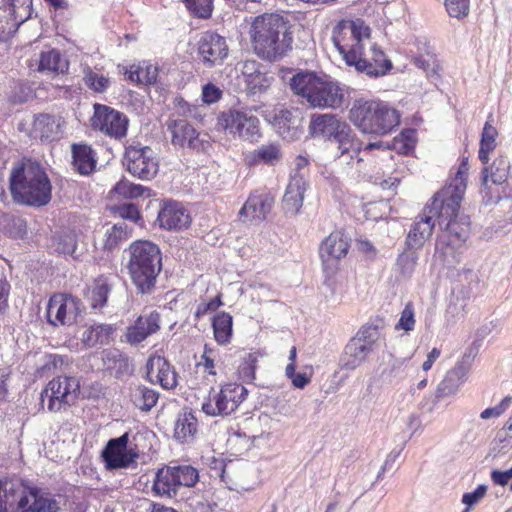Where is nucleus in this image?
Returning a JSON list of instances; mask_svg holds the SVG:
<instances>
[{"instance_id": "f257e3e1", "label": "nucleus", "mask_w": 512, "mask_h": 512, "mask_svg": "<svg viewBox=\"0 0 512 512\" xmlns=\"http://www.w3.org/2000/svg\"><path fill=\"white\" fill-rule=\"evenodd\" d=\"M332 41L348 66L370 77L385 75L392 63L370 40V28L361 19H342L332 31Z\"/></svg>"}, {"instance_id": "f03ea898", "label": "nucleus", "mask_w": 512, "mask_h": 512, "mask_svg": "<svg viewBox=\"0 0 512 512\" xmlns=\"http://www.w3.org/2000/svg\"><path fill=\"white\" fill-rule=\"evenodd\" d=\"M468 170V161L463 160L452 182L438 192L431 203L423 208L422 213L416 218L407 235L406 244L408 248H421L432 235L436 219L439 221L442 217L451 216L460 208L466 190Z\"/></svg>"}, {"instance_id": "7ed1b4c3", "label": "nucleus", "mask_w": 512, "mask_h": 512, "mask_svg": "<svg viewBox=\"0 0 512 512\" xmlns=\"http://www.w3.org/2000/svg\"><path fill=\"white\" fill-rule=\"evenodd\" d=\"M468 170V161L463 160L452 182L438 192L431 203L423 208L422 213L416 218L407 235L406 244L408 248H421L432 235L436 219L439 221L442 217L451 216L460 208L466 190Z\"/></svg>"}, {"instance_id": "20e7f679", "label": "nucleus", "mask_w": 512, "mask_h": 512, "mask_svg": "<svg viewBox=\"0 0 512 512\" xmlns=\"http://www.w3.org/2000/svg\"><path fill=\"white\" fill-rule=\"evenodd\" d=\"M248 33L254 53L262 60L276 62L292 50L290 22L278 13L254 17Z\"/></svg>"}, {"instance_id": "39448f33", "label": "nucleus", "mask_w": 512, "mask_h": 512, "mask_svg": "<svg viewBox=\"0 0 512 512\" xmlns=\"http://www.w3.org/2000/svg\"><path fill=\"white\" fill-rule=\"evenodd\" d=\"M13 199L29 206H43L51 199V183L44 168L36 161L26 160L10 174Z\"/></svg>"}, {"instance_id": "423d86ee", "label": "nucleus", "mask_w": 512, "mask_h": 512, "mask_svg": "<svg viewBox=\"0 0 512 512\" xmlns=\"http://www.w3.org/2000/svg\"><path fill=\"white\" fill-rule=\"evenodd\" d=\"M289 86L294 94L305 99L313 108L337 109L344 101V92L336 82L314 72H298L290 79Z\"/></svg>"}, {"instance_id": "0eeeda50", "label": "nucleus", "mask_w": 512, "mask_h": 512, "mask_svg": "<svg viewBox=\"0 0 512 512\" xmlns=\"http://www.w3.org/2000/svg\"><path fill=\"white\" fill-rule=\"evenodd\" d=\"M350 121L363 133L385 135L400 123L399 112L376 100H355L349 110Z\"/></svg>"}, {"instance_id": "6e6552de", "label": "nucleus", "mask_w": 512, "mask_h": 512, "mask_svg": "<svg viewBox=\"0 0 512 512\" xmlns=\"http://www.w3.org/2000/svg\"><path fill=\"white\" fill-rule=\"evenodd\" d=\"M161 269V253L156 244L139 240L130 245V278L138 294L149 295L154 291Z\"/></svg>"}, {"instance_id": "1a4fd4ad", "label": "nucleus", "mask_w": 512, "mask_h": 512, "mask_svg": "<svg viewBox=\"0 0 512 512\" xmlns=\"http://www.w3.org/2000/svg\"><path fill=\"white\" fill-rule=\"evenodd\" d=\"M21 494L12 512H59L60 504L55 495L36 486H24L13 480H0V512H9V495Z\"/></svg>"}, {"instance_id": "9d476101", "label": "nucleus", "mask_w": 512, "mask_h": 512, "mask_svg": "<svg viewBox=\"0 0 512 512\" xmlns=\"http://www.w3.org/2000/svg\"><path fill=\"white\" fill-rule=\"evenodd\" d=\"M80 392V382L73 376L52 379L41 392V402L47 400L48 410L58 412L73 405Z\"/></svg>"}, {"instance_id": "9b49d317", "label": "nucleus", "mask_w": 512, "mask_h": 512, "mask_svg": "<svg viewBox=\"0 0 512 512\" xmlns=\"http://www.w3.org/2000/svg\"><path fill=\"white\" fill-rule=\"evenodd\" d=\"M248 391L237 383L223 385L219 392L210 396L202 403V411L207 416H228L235 412L239 405L245 400Z\"/></svg>"}, {"instance_id": "f8f14e48", "label": "nucleus", "mask_w": 512, "mask_h": 512, "mask_svg": "<svg viewBox=\"0 0 512 512\" xmlns=\"http://www.w3.org/2000/svg\"><path fill=\"white\" fill-rule=\"evenodd\" d=\"M218 124L228 133L246 141L257 140L261 135L259 119L247 111L224 112L219 117Z\"/></svg>"}, {"instance_id": "ddd939ff", "label": "nucleus", "mask_w": 512, "mask_h": 512, "mask_svg": "<svg viewBox=\"0 0 512 512\" xmlns=\"http://www.w3.org/2000/svg\"><path fill=\"white\" fill-rule=\"evenodd\" d=\"M31 13L32 0H0V41L12 36Z\"/></svg>"}, {"instance_id": "4468645a", "label": "nucleus", "mask_w": 512, "mask_h": 512, "mask_svg": "<svg viewBox=\"0 0 512 512\" xmlns=\"http://www.w3.org/2000/svg\"><path fill=\"white\" fill-rule=\"evenodd\" d=\"M166 126L174 146L195 151H205L210 146L208 135H201L185 119H169Z\"/></svg>"}, {"instance_id": "2eb2a0df", "label": "nucleus", "mask_w": 512, "mask_h": 512, "mask_svg": "<svg viewBox=\"0 0 512 512\" xmlns=\"http://www.w3.org/2000/svg\"><path fill=\"white\" fill-rule=\"evenodd\" d=\"M128 120L126 116L102 104H94V114L91 118V125L104 134L115 139L123 138L126 135Z\"/></svg>"}, {"instance_id": "dca6fc26", "label": "nucleus", "mask_w": 512, "mask_h": 512, "mask_svg": "<svg viewBox=\"0 0 512 512\" xmlns=\"http://www.w3.org/2000/svg\"><path fill=\"white\" fill-rule=\"evenodd\" d=\"M79 303L71 295L54 294L47 305V321L53 325H71L78 315Z\"/></svg>"}, {"instance_id": "f3484780", "label": "nucleus", "mask_w": 512, "mask_h": 512, "mask_svg": "<svg viewBox=\"0 0 512 512\" xmlns=\"http://www.w3.org/2000/svg\"><path fill=\"white\" fill-rule=\"evenodd\" d=\"M159 163L155 151L148 147L130 146V174L142 180L152 179L158 172Z\"/></svg>"}, {"instance_id": "a211bd4d", "label": "nucleus", "mask_w": 512, "mask_h": 512, "mask_svg": "<svg viewBox=\"0 0 512 512\" xmlns=\"http://www.w3.org/2000/svg\"><path fill=\"white\" fill-rule=\"evenodd\" d=\"M274 205V197L266 192L252 193L239 211L244 222L258 224L264 221Z\"/></svg>"}, {"instance_id": "6ab92c4d", "label": "nucleus", "mask_w": 512, "mask_h": 512, "mask_svg": "<svg viewBox=\"0 0 512 512\" xmlns=\"http://www.w3.org/2000/svg\"><path fill=\"white\" fill-rule=\"evenodd\" d=\"M198 53L208 66L222 63L228 55L225 38L215 32H205L199 40Z\"/></svg>"}, {"instance_id": "aec40b11", "label": "nucleus", "mask_w": 512, "mask_h": 512, "mask_svg": "<svg viewBox=\"0 0 512 512\" xmlns=\"http://www.w3.org/2000/svg\"><path fill=\"white\" fill-rule=\"evenodd\" d=\"M348 123L335 114H314L309 122V133L314 138L333 141Z\"/></svg>"}, {"instance_id": "412c9836", "label": "nucleus", "mask_w": 512, "mask_h": 512, "mask_svg": "<svg viewBox=\"0 0 512 512\" xmlns=\"http://www.w3.org/2000/svg\"><path fill=\"white\" fill-rule=\"evenodd\" d=\"M155 434L148 429L138 431L130 442V471L137 469L138 465L148 464L153 457V442Z\"/></svg>"}, {"instance_id": "4be33fe9", "label": "nucleus", "mask_w": 512, "mask_h": 512, "mask_svg": "<svg viewBox=\"0 0 512 512\" xmlns=\"http://www.w3.org/2000/svg\"><path fill=\"white\" fill-rule=\"evenodd\" d=\"M128 432L118 438L110 439L101 452V459L107 470L128 467Z\"/></svg>"}, {"instance_id": "5701e85b", "label": "nucleus", "mask_w": 512, "mask_h": 512, "mask_svg": "<svg viewBox=\"0 0 512 512\" xmlns=\"http://www.w3.org/2000/svg\"><path fill=\"white\" fill-rule=\"evenodd\" d=\"M350 248V239L341 232H333L320 245L319 254L325 267L334 265L345 257Z\"/></svg>"}, {"instance_id": "b1692460", "label": "nucleus", "mask_w": 512, "mask_h": 512, "mask_svg": "<svg viewBox=\"0 0 512 512\" xmlns=\"http://www.w3.org/2000/svg\"><path fill=\"white\" fill-rule=\"evenodd\" d=\"M157 220L161 228L167 230H181L191 223L187 209L179 202L167 201L159 210Z\"/></svg>"}, {"instance_id": "393cba45", "label": "nucleus", "mask_w": 512, "mask_h": 512, "mask_svg": "<svg viewBox=\"0 0 512 512\" xmlns=\"http://www.w3.org/2000/svg\"><path fill=\"white\" fill-rule=\"evenodd\" d=\"M147 377L164 389H173L178 384V375L174 367L161 356L150 357L146 363Z\"/></svg>"}, {"instance_id": "a878e982", "label": "nucleus", "mask_w": 512, "mask_h": 512, "mask_svg": "<svg viewBox=\"0 0 512 512\" xmlns=\"http://www.w3.org/2000/svg\"><path fill=\"white\" fill-rule=\"evenodd\" d=\"M63 121L61 117L52 114H39L35 116L30 131L31 137L41 141H54L62 137Z\"/></svg>"}, {"instance_id": "bb28decb", "label": "nucleus", "mask_w": 512, "mask_h": 512, "mask_svg": "<svg viewBox=\"0 0 512 512\" xmlns=\"http://www.w3.org/2000/svg\"><path fill=\"white\" fill-rule=\"evenodd\" d=\"M307 189L305 175L299 171L295 172L290 179L283 196V209L286 214L295 215L303 205L304 194Z\"/></svg>"}, {"instance_id": "cd10ccee", "label": "nucleus", "mask_w": 512, "mask_h": 512, "mask_svg": "<svg viewBox=\"0 0 512 512\" xmlns=\"http://www.w3.org/2000/svg\"><path fill=\"white\" fill-rule=\"evenodd\" d=\"M469 367L460 362L450 369L444 379L438 384L435 391V398L442 399L455 395L467 379Z\"/></svg>"}, {"instance_id": "c85d7f7f", "label": "nucleus", "mask_w": 512, "mask_h": 512, "mask_svg": "<svg viewBox=\"0 0 512 512\" xmlns=\"http://www.w3.org/2000/svg\"><path fill=\"white\" fill-rule=\"evenodd\" d=\"M299 118L288 109L274 111L272 125L277 133L285 140L293 141L298 139L302 133L299 128Z\"/></svg>"}, {"instance_id": "c756f323", "label": "nucleus", "mask_w": 512, "mask_h": 512, "mask_svg": "<svg viewBox=\"0 0 512 512\" xmlns=\"http://www.w3.org/2000/svg\"><path fill=\"white\" fill-rule=\"evenodd\" d=\"M150 197L151 190L148 187L130 183V221L141 228L145 226L143 203H145V210H147L152 204Z\"/></svg>"}, {"instance_id": "7c9ffc66", "label": "nucleus", "mask_w": 512, "mask_h": 512, "mask_svg": "<svg viewBox=\"0 0 512 512\" xmlns=\"http://www.w3.org/2000/svg\"><path fill=\"white\" fill-rule=\"evenodd\" d=\"M459 208L453 215L442 217L439 219L438 224L441 228L440 233H448L449 239L455 241V244L463 245L469 236V221L466 217L458 219Z\"/></svg>"}, {"instance_id": "2f4dec72", "label": "nucleus", "mask_w": 512, "mask_h": 512, "mask_svg": "<svg viewBox=\"0 0 512 512\" xmlns=\"http://www.w3.org/2000/svg\"><path fill=\"white\" fill-rule=\"evenodd\" d=\"M281 146L278 143L262 144L245 157V162L249 166L269 165L274 166L282 159Z\"/></svg>"}, {"instance_id": "473e14b6", "label": "nucleus", "mask_w": 512, "mask_h": 512, "mask_svg": "<svg viewBox=\"0 0 512 512\" xmlns=\"http://www.w3.org/2000/svg\"><path fill=\"white\" fill-rule=\"evenodd\" d=\"M198 431V420L192 410L179 413L174 425V438L181 443H190Z\"/></svg>"}, {"instance_id": "72a5a7b5", "label": "nucleus", "mask_w": 512, "mask_h": 512, "mask_svg": "<svg viewBox=\"0 0 512 512\" xmlns=\"http://www.w3.org/2000/svg\"><path fill=\"white\" fill-rule=\"evenodd\" d=\"M463 245L455 244V241L449 239L448 233H439L435 245V256L438 257L444 266L454 267L460 263L459 249Z\"/></svg>"}, {"instance_id": "f704fd0d", "label": "nucleus", "mask_w": 512, "mask_h": 512, "mask_svg": "<svg viewBox=\"0 0 512 512\" xmlns=\"http://www.w3.org/2000/svg\"><path fill=\"white\" fill-rule=\"evenodd\" d=\"M370 354L369 348L350 339L340 357L339 364L342 369L355 370L366 362Z\"/></svg>"}, {"instance_id": "c9c22d12", "label": "nucleus", "mask_w": 512, "mask_h": 512, "mask_svg": "<svg viewBox=\"0 0 512 512\" xmlns=\"http://www.w3.org/2000/svg\"><path fill=\"white\" fill-rule=\"evenodd\" d=\"M160 328V315L151 312L147 316H140L135 325L130 327V343H139L151 334L156 333Z\"/></svg>"}, {"instance_id": "e433bc0d", "label": "nucleus", "mask_w": 512, "mask_h": 512, "mask_svg": "<svg viewBox=\"0 0 512 512\" xmlns=\"http://www.w3.org/2000/svg\"><path fill=\"white\" fill-rule=\"evenodd\" d=\"M153 490L157 495L175 497L178 492L172 466H165L152 474Z\"/></svg>"}, {"instance_id": "4c0bfd02", "label": "nucleus", "mask_w": 512, "mask_h": 512, "mask_svg": "<svg viewBox=\"0 0 512 512\" xmlns=\"http://www.w3.org/2000/svg\"><path fill=\"white\" fill-rule=\"evenodd\" d=\"M69 62L59 50L43 51L39 59V71L48 75L63 74L68 71Z\"/></svg>"}, {"instance_id": "58836bf2", "label": "nucleus", "mask_w": 512, "mask_h": 512, "mask_svg": "<svg viewBox=\"0 0 512 512\" xmlns=\"http://www.w3.org/2000/svg\"><path fill=\"white\" fill-rule=\"evenodd\" d=\"M72 157L73 167L80 174L87 175L95 169L96 159L90 146L73 144Z\"/></svg>"}, {"instance_id": "ea45409f", "label": "nucleus", "mask_w": 512, "mask_h": 512, "mask_svg": "<svg viewBox=\"0 0 512 512\" xmlns=\"http://www.w3.org/2000/svg\"><path fill=\"white\" fill-rule=\"evenodd\" d=\"M341 156L347 155L350 159L357 157L361 151L362 142L357 138L349 124L334 140Z\"/></svg>"}, {"instance_id": "a19ab883", "label": "nucleus", "mask_w": 512, "mask_h": 512, "mask_svg": "<svg viewBox=\"0 0 512 512\" xmlns=\"http://www.w3.org/2000/svg\"><path fill=\"white\" fill-rule=\"evenodd\" d=\"M157 77L158 67L150 61L143 60L137 65L130 66V82L149 86L156 82Z\"/></svg>"}, {"instance_id": "79ce46f5", "label": "nucleus", "mask_w": 512, "mask_h": 512, "mask_svg": "<svg viewBox=\"0 0 512 512\" xmlns=\"http://www.w3.org/2000/svg\"><path fill=\"white\" fill-rule=\"evenodd\" d=\"M509 172V159L507 157L500 156L493 161L489 168L485 167L483 169V184H486L488 178H490L493 184L501 185L507 181Z\"/></svg>"}, {"instance_id": "37998d69", "label": "nucleus", "mask_w": 512, "mask_h": 512, "mask_svg": "<svg viewBox=\"0 0 512 512\" xmlns=\"http://www.w3.org/2000/svg\"><path fill=\"white\" fill-rule=\"evenodd\" d=\"M158 398V392L146 386H138L130 393V401L141 412L150 411L156 405Z\"/></svg>"}, {"instance_id": "c03bdc74", "label": "nucleus", "mask_w": 512, "mask_h": 512, "mask_svg": "<svg viewBox=\"0 0 512 512\" xmlns=\"http://www.w3.org/2000/svg\"><path fill=\"white\" fill-rule=\"evenodd\" d=\"M233 319L232 316L226 312L217 314L212 322L213 333L215 340L220 345L230 343L232 337Z\"/></svg>"}, {"instance_id": "a18cd8bd", "label": "nucleus", "mask_w": 512, "mask_h": 512, "mask_svg": "<svg viewBox=\"0 0 512 512\" xmlns=\"http://www.w3.org/2000/svg\"><path fill=\"white\" fill-rule=\"evenodd\" d=\"M110 196L112 200H117L122 197L119 204H114L109 206V210L112 214H118L121 218H128V184L121 180L119 181L114 189L110 192Z\"/></svg>"}, {"instance_id": "49530a36", "label": "nucleus", "mask_w": 512, "mask_h": 512, "mask_svg": "<svg viewBox=\"0 0 512 512\" xmlns=\"http://www.w3.org/2000/svg\"><path fill=\"white\" fill-rule=\"evenodd\" d=\"M496 136L497 130L489 122H486L483 128L479 149V159L483 164L488 163L489 153L496 147Z\"/></svg>"}, {"instance_id": "de8ad7c7", "label": "nucleus", "mask_w": 512, "mask_h": 512, "mask_svg": "<svg viewBox=\"0 0 512 512\" xmlns=\"http://www.w3.org/2000/svg\"><path fill=\"white\" fill-rule=\"evenodd\" d=\"M112 330V327L108 325L92 326L83 332L82 341L89 347L107 343Z\"/></svg>"}, {"instance_id": "09e8293b", "label": "nucleus", "mask_w": 512, "mask_h": 512, "mask_svg": "<svg viewBox=\"0 0 512 512\" xmlns=\"http://www.w3.org/2000/svg\"><path fill=\"white\" fill-rule=\"evenodd\" d=\"M110 287L106 279L100 277L95 280L93 287L89 291L88 299L93 309H101L107 303Z\"/></svg>"}, {"instance_id": "8fccbe9b", "label": "nucleus", "mask_w": 512, "mask_h": 512, "mask_svg": "<svg viewBox=\"0 0 512 512\" xmlns=\"http://www.w3.org/2000/svg\"><path fill=\"white\" fill-rule=\"evenodd\" d=\"M178 489L181 487H193L199 480V473L191 465L172 466Z\"/></svg>"}, {"instance_id": "3c124183", "label": "nucleus", "mask_w": 512, "mask_h": 512, "mask_svg": "<svg viewBox=\"0 0 512 512\" xmlns=\"http://www.w3.org/2000/svg\"><path fill=\"white\" fill-rule=\"evenodd\" d=\"M83 81L85 85L96 93H104L110 86V79L90 67L83 70Z\"/></svg>"}, {"instance_id": "603ef678", "label": "nucleus", "mask_w": 512, "mask_h": 512, "mask_svg": "<svg viewBox=\"0 0 512 512\" xmlns=\"http://www.w3.org/2000/svg\"><path fill=\"white\" fill-rule=\"evenodd\" d=\"M418 261L416 249L409 248L400 254L396 261V269L403 278H410L415 271Z\"/></svg>"}, {"instance_id": "864d4df0", "label": "nucleus", "mask_w": 512, "mask_h": 512, "mask_svg": "<svg viewBox=\"0 0 512 512\" xmlns=\"http://www.w3.org/2000/svg\"><path fill=\"white\" fill-rule=\"evenodd\" d=\"M352 339L369 348L372 353L380 340V331L376 325H364Z\"/></svg>"}, {"instance_id": "5fc2aeb1", "label": "nucleus", "mask_w": 512, "mask_h": 512, "mask_svg": "<svg viewBox=\"0 0 512 512\" xmlns=\"http://www.w3.org/2000/svg\"><path fill=\"white\" fill-rule=\"evenodd\" d=\"M76 246V234L73 231L64 232L59 235L54 242V249L58 254L70 255L74 259L78 258V256L75 255Z\"/></svg>"}, {"instance_id": "6e6d98bb", "label": "nucleus", "mask_w": 512, "mask_h": 512, "mask_svg": "<svg viewBox=\"0 0 512 512\" xmlns=\"http://www.w3.org/2000/svg\"><path fill=\"white\" fill-rule=\"evenodd\" d=\"M268 424L267 416L258 417L257 419L251 418L247 423L248 434H244L253 442L258 439H266L270 435Z\"/></svg>"}, {"instance_id": "4d7b16f0", "label": "nucleus", "mask_w": 512, "mask_h": 512, "mask_svg": "<svg viewBox=\"0 0 512 512\" xmlns=\"http://www.w3.org/2000/svg\"><path fill=\"white\" fill-rule=\"evenodd\" d=\"M257 356L252 353H245L241 357V363L238 366L239 378L244 382L251 383L255 379Z\"/></svg>"}, {"instance_id": "13d9d810", "label": "nucleus", "mask_w": 512, "mask_h": 512, "mask_svg": "<svg viewBox=\"0 0 512 512\" xmlns=\"http://www.w3.org/2000/svg\"><path fill=\"white\" fill-rule=\"evenodd\" d=\"M415 135L416 132L412 129L402 131L399 136L394 138L392 142L393 149L408 154L415 146Z\"/></svg>"}, {"instance_id": "bf43d9fd", "label": "nucleus", "mask_w": 512, "mask_h": 512, "mask_svg": "<svg viewBox=\"0 0 512 512\" xmlns=\"http://www.w3.org/2000/svg\"><path fill=\"white\" fill-rule=\"evenodd\" d=\"M188 10L199 18L210 17L213 0H183Z\"/></svg>"}, {"instance_id": "052dcab7", "label": "nucleus", "mask_w": 512, "mask_h": 512, "mask_svg": "<svg viewBox=\"0 0 512 512\" xmlns=\"http://www.w3.org/2000/svg\"><path fill=\"white\" fill-rule=\"evenodd\" d=\"M415 326L414 307L411 302H408L403 311L401 312L400 319L395 325L396 330H404L406 332L412 331Z\"/></svg>"}, {"instance_id": "680f3d73", "label": "nucleus", "mask_w": 512, "mask_h": 512, "mask_svg": "<svg viewBox=\"0 0 512 512\" xmlns=\"http://www.w3.org/2000/svg\"><path fill=\"white\" fill-rule=\"evenodd\" d=\"M133 512H177L175 509L153 503L147 498H140L134 503Z\"/></svg>"}, {"instance_id": "e2e57ef3", "label": "nucleus", "mask_w": 512, "mask_h": 512, "mask_svg": "<svg viewBox=\"0 0 512 512\" xmlns=\"http://www.w3.org/2000/svg\"><path fill=\"white\" fill-rule=\"evenodd\" d=\"M251 93L265 91L270 86V78L259 71L245 82Z\"/></svg>"}, {"instance_id": "0e129e2a", "label": "nucleus", "mask_w": 512, "mask_h": 512, "mask_svg": "<svg viewBox=\"0 0 512 512\" xmlns=\"http://www.w3.org/2000/svg\"><path fill=\"white\" fill-rule=\"evenodd\" d=\"M445 6L451 17L460 18L469 12V0H446Z\"/></svg>"}, {"instance_id": "69168bd1", "label": "nucleus", "mask_w": 512, "mask_h": 512, "mask_svg": "<svg viewBox=\"0 0 512 512\" xmlns=\"http://www.w3.org/2000/svg\"><path fill=\"white\" fill-rule=\"evenodd\" d=\"M414 64L424 70L428 76L439 75L440 65L432 56L428 58L424 56L415 57Z\"/></svg>"}, {"instance_id": "338daca9", "label": "nucleus", "mask_w": 512, "mask_h": 512, "mask_svg": "<svg viewBox=\"0 0 512 512\" xmlns=\"http://www.w3.org/2000/svg\"><path fill=\"white\" fill-rule=\"evenodd\" d=\"M126 235V225L125 223L122 224H115L111 231L107 235V239L105 241V248L108 250H112L114 247H116L123 239V237Z\"/></svg>"}, {"instance_id": "774afa93", "label": "nucleus", "mask_w": 512, "mask_h": 512, "mask_svg": "<svg viewBox=\"0 0 512 512\" xmlns=\"http://www.w3.org/2000/svg\"><path fill=\"white\" fill-rule=\"evenodd\" d=\"M222 91L214 84L208 83L203 86L202 100L207 104L216 103L221 97Z\"/></svg>"}]
</instances>
